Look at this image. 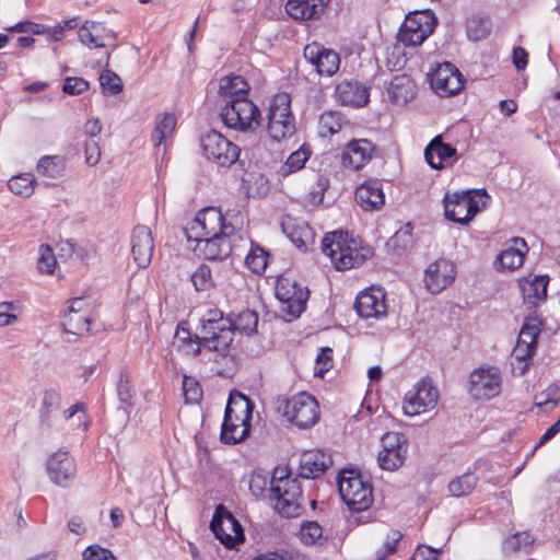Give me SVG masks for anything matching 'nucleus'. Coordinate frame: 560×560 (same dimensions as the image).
<instances>
[{
  "label": "nucleus",
  "instance_id": "e433bc0d",
  "mask_svg": "<svg viewBox=\"0 0 560 560\" xmlns=\"http://www.w3.org/2000/svg\"><path fill=\"white\" fill-rule=\"evenodd\" d=\"M535 537L527 530L517 532L506 537L502 542V552L505 557H512L516 553H530Z\"/></svg>",
  "mask_w": 560,
  "mask_h": 560
},
{
  "label": "nucleus",
  "instance_id": "a878e982",
  "mask_svg": "<svg viewBox=\"0 0 560 560\" xmlns=\"http://www.w3.org/2000/svg\"><path fill=\"white\" fill-rule=\"evenodd\" d=\"M374 149L368 139L351 140L342 152V165L354 171L362 168L372 159Z\"/></svg>",
  "mask_w": 560,
  "mask_h": 560
},
{
  "label": "nucleus",
  "instance_id": "8fccbe9b",
  "mask_svg": "<svg viewBox=\"0 0 560 560\" xmlns=\"http://www.w3.org/2000/svg\"><path fill=\"white\" fill-rule=\"evenodd\" d=\"M311 151L302 145L296 151L292 152L282 165V176H288L291 173L302 170L310 159Z\"/></svg>",
  "mask_w": 560,
  "mask_h": 560
},
{
  "label": "nucleus",
  "instance_id": "473e14b6",
  "mask_svg": "<svg viewBox=\"0 0 560 560\" xmlns=\"http://www.w3.org/2000/svg\"><path fill=\"white\" fill-rule=\"evenodd\" d=\"M548 283L549 277L547 275L535 276L533 279H524L521 284L524 301L534 307L545 301L547 298Z\"/></svg>",
  "mask_w": 560,
  "mask_h": 560
},
{
  "label": "nucleus",
  "instance_id": "3c124183",
  "mask_svg": "<svg viewBox=\"0 0 560 560\" xmlns=\"http://www.w3.org/2000/svg\"><path fill=\"white\" fill-rule=\"evenodd\" d=\"M191 282L197 291H208L215 282L209 265L201 264L191 275Z\"/></svg>",
  "mask_w": 560,
  "mask_h": 560
},
{
  "label": "nucleus",
  "instance_id": "f8f14e48",
  "mask_svg": "<svg viewBox=\"0 0 560 560\" xmlns=\"http://www.w3.org/2000/svg\"><path fill=\"white\" fill-rule=\"evenodd\" d=\"M210 528L215 538L229 549L234 548L238 541L244 540L241 524L223 504H219L215 508Z\"/></svg>",
  "mask_w": 560,
  "mask_h": 560
},
{
  "label": "nucleus",
  "instance_id": "0eeeda50",
  "mask_svg": "<svg viewBox=\"0 0 560 560\" xmlns=\"http://www.w3.org/2000/svg\"><path fill=\"white\" fill-rule=\"evenodd\" d=\"M438 24L432 11H416L409 13L398 32V39L405 46L421 45L434 31Z\"/></svg>",
  "mask_w": 560,
  "mask_h": 560
},
{
  "label": "nucleus",
  "instance_id": "f257e3e1",
  "mask_svg": "<svg viewBox=\"0 0 560 560\" xmlns=\"http://www.w3.org/2000/svg\"><path fill=\"white\" fill-rule=\"evenodd\" d=\"M249 85L241 75L221 78L218 94L224 102L222 122L230 129L250 131L259 124V108L248 98Z\"/></svg>",
  "mask_w": 560,
  "mask_h": 560
},
{
  "label": "nucleus",
  "instance_id": "9d476101",
  "mask_svg": "<svg viewBox=\"0 0 560 560\" xmlns=\"http://www.w3.org/2000/svg\"><path fill=\"white\" fill-rule=\"evenodd\" d=\"M279 466L271 471L257 468L249 479V490L257 499L267 502L275 512L280 514V477H277Z\"/></svg>",
  "mask_w": 560,
  "mask_h": 560
},
{
  "label": "nucleus",
  "instance_id": "7c9ffc66",
  "mask_svg": "<svg viewBox=\"0 0 560 560\" xmlns=\"http://www.w3.org/2000/svg\"><path fill=\"white\" fill-rule=\"evenodd\" d=\"M232 406V421L241 425L250 424L254 404L241 392L234 389L230 393L228 405Z\"/></svg>",
  "mask_w": 560,
  "mask_h": 560
},
{
  "label": "nucleus",
  "instance_id": "680f3d73",
  "mask_svg": "<svg viewBox=\"0 0 560 560\" xmlns=\"http://www.w3.org/2000/svg\"><path fill=\"white\" fill-rule=\"evenodd\" d=\"M278 94L273 96V100L270 104L269 113H268V126H267V132L269 141L272 144H277L280 142V137L278 135L280 120H276V113L278 110V104H277Z\"/></svg>",
  "mask_w": 560,
  "mask_h": 560
},
{
  "label": "nucleus",
  "instance_id": "e2e57ef3",
  "mask_svg": "<svg viewBox=\"0 0 560 560\" xmlns=\"http://www.w3.org/2000/svg\"><path fill=\"white\" fill-rule=\"evenodd\" d=\"M83 560H117L113 552L100 545H91L82 552Z\"/></svg>",
  "mask_w": 560,
  "mask_h": 560
},
{
  "label": "nucleus",
  "instance_id": "c85d7f7f",
  "mask_svg": "<svg viewBox=\"0 0 560 560\" xmlns=\"http://www.w3.org/2000/svg\"><path fill=\"white\" fill-rule=\"evenodd\" d=\"M355 200L365 211L381 209L385 203L382 183L377 179L364 182L355 190Z\"/></svg>",
  "mask_w": 560,
  "mask_h": 560
},
{
  "label": "nucleus",
  "instance_id": "ea45409f",
  "mask_svg": "<svg viewBox=\"0 0 560 560\" xmlns=\"http://www.w3.org/2000/svg\"><path fill=\"white\" fill-rule=\"evenodd\" d=\"M230 315L233 324V335L240 332L245 336H253L257 332L259 323L257 312L245 308L237 314L231 313Z\"/></svg>",
  "mask_w": 560,
  "mask_h": 560
},
{
  "label": "nucleus",
  "instance_id": "c03bdc74",
  "mask_svg": "<svg viewBox=\"0 0 560 560\" xmlns=\"http://www.w3.org/2000/svg\"><path fill=\"white\" fill-rule=\"evenodd\" d=\"M342 115L338 112L328 110L319 116L318 132L322 137H330L342 128Z\"/></svg>",
  "mask_w": 560,
  "mask_h": 560
},
{
  "label": "nucleus",
  "instance_id": "dca6fc26",
  "mask_svg": "<svg viewBox=\"0 0 560 560\" xmlns=\"http://www.w3.org/2000/svg\"><path fill=\"white\" fill-rule=\"evenodd\" d=\"M354 308L358 315L364 319L385 317L387 314L385 290L374 285L363 290L355 299Z\"/></svg>",
  "mask_w": 560,
  "mask_h": 560
},
{
  "label": "nucleus",
  "instance_id": "c9c22d12",
  "mask_svg": "<svg viewBox=\"0 0 560 560\" xmlns=\"http://www.w3.org/2000/svg\"><path fill=\"white\" fill-rule=\"evenodd\" d=\"M78 36L83 45L90 48L105 47L108 37L102 23L86 21L78 31Z\"/></svg>",
  "mask_w": 560,
  "mask_h": 560
},
{
  "label": "nucleus",
  "instance_id": "39448f33",
  "mask_svg": "<svg viewBox=\"0 0 560 560\" xmlns=\"http://www.w3.org/2000/svg\"><path fill=\"white\" fill-rule=\"evenodd\" d=\"M200 145L205 158L221 167H230L236 162L244 166V161L240 159L238 145L215 130L205 133L200 139Z\"/></svg>",
  "mask_w": 560,
  "mask_h": 560
},
{
  "label": "nucleus",
  "instance_id": "20e7f679",
  "mask_svg": "<svg viewBox=\"0 0 560 560\" xmlns=\"http://www.w3.org/2000/svg\"><path fill=\"white\" fill-rule=\"evenodd\" d=\"M337 483L342 501L352 512L365 511L372 504V486L360 472L353 469L342 470L338 475Z\"/></svg>",
  "mask_w": 560,
  "mask_h": 560
},
{
  "label": "nucleus",
  "instance_id": "09e8293b",
  "mask_svg": "<svg viewBox=\"0 0 560 560\" xmlns=\"http://www.w3.org/2000/svg\"><path fill=\"white\" fill-rule=\"evenodd\" d=\"M491 23L488 19L472 16L467 20L466 32L470 40L478 42L490 34Z\"/></svg>",
  "mask_w": 560,
  "mask_h": 560
},
{
  "label": "nucleus",
  "instance_id": "58836bf2",
  "mask_svg": "<svg viewBox=\"0 0 560 560\" xmlns=\"http://www.w3.org/2000/svg\"><path fill=\"white\" fill-rule=\"evenodd\" d=\"M444 215L448 221L467 225L469 222H463L464 217H468L467 208L462 192L446 194L444 197Z\"/></svg>",
  "mask_w": 560,
  "mask_h": 560
},
{
  "label": "nucleus",
  "instance_id": "a19ab883",
  "mask_svg": "<svg viewBox=\"0 0 560 560\" xmlns=\"http://www.w3.org/2000/svg\"><path fill=\"white\" fill-rule=\"evenodd\" d=\"M36 171L40 176L57 179L63 176L66 171V160L61 155L42 156L36 165Z\"/></svg>",
  "mask_w": 560,
  "mask_h": 560
},
{
  "label": "nucleus",
  "instance_id": "37998d69",
  "mask_svg": "<svg viewBox=\"0 0 560 560\" xmlns=\"http://www.w3.org/2000/svg\"><path fill=\"white\" fill-rule=\"evenodd\" d=\"M61 405V394L55 388L45 389L39 409L42 424L50 428V415L58 410Z\"/></svg>",
  "mask_w": 560,
  "mask_h": 560
},
{
  "label": "nucleus",
  "instance_id": "a211bd4d",
  "mask_svg": "<svg viewBox=\"0 0 560 560\" xmlns=\"http://www.w3.org/2000/svg\"><path fill=\"white\" fill-rule=\"evenodd\" d=\"M282 472V517H299L304 512V498L298 477L291 476V469L283 468Z\"/></svg>",
  "mask_w": 560,
  "mask_h": 560
},
{
  "label": "nucleus",
  "instance_id": "aec40b11",
  "mask_svg": "<svg viewBox=\"0 0 560 560\" xmlns=\"http://www.w3.org/2000/svg\"><path fill=\"white\" fill-rule=\"evenodd\" d=\"M335 97L343 106L360 108L370 100V88L358 80L345 79L336 85Z\"/></svg>",
  "mask_w": 560,
  "mask_h": 560
},
{
  "label": "nucleus",
  "instance_id": "f03ea898",
  "mask_svg": "<svg viewBox=\"0 0 560 560\" xmlns=\"http://www.w3.org/2000/svg\"><path fill=\"white\" fill-rule=\"evenodd\" d=\"M322 250L330 257L338 270L360 267L373 256V248L363 246L348 231L327 233L322 240Z\"/></svg>",
  "mask_w": 560,
  "mask_h": 560
},
{
  "label": "nucleus",
  "instance_id": "423d86ee",
  "mask_svg": "<svg viewBox=\"0 0 560 560\" xmlns=\"http://www.w3.org/2000/svg\"><path fill=\"white\" fill-rule=\"evenodd\" d=\"M202 244L199 248L207 260H223L232 254L238 255L241 248L247 247V235L243 230L210 234Z\"/></svg>",
  "mask_w": 560,
  "mask_h": 560
},
{
  "label": "nucleus",
  "instance_id": "7ed1b4c3",
  "mask_svg": "<svg viewBox=\"0 0 560 560\" xmlns=\"http://www.w3.org/2000/svg\"><path fill=\"white\" fill-rule=\"evenodd\" d=\"M197 347L192 348V354L199 355L201 348L210 351H221L229 348L233 341V324L231 315L217 308H209L200 319V335L195 336Z\"/></svg>",
  "mask_w": 560,
  "mask_h": 560
},
{
  "label": "nucleus",
  "instance_id": "49530a36",
  "mask_svg": "<svg viewBox=\"0 0 560 560\" xmlns=\"http://www.w3.org/2000/svg\"><path fill=\"white\" fill-rule=\"evenodd\" d=\"M478 477L474 472H465L448 483V491L459 498L469 494L476 487Z\"/></svg>",
  "mask_w": 560,
  "mask_h": 560
},
{
  "label": "nucleus",
  "instance_id": "79ce46f5",
  "mask_svg": "<svg viewBox=\"0 0 560 560\" xmlns=\"http://www.w3.org/2000/svg\"><path fill=\"white\" fill-rule=\"evenodd\" d=\"M247 245H249V250L244 258L246 267L256 275L264 273L268 264L269 254L260 245L254 243V241L248 236Z\"/></svg>",
  "mask_w": 560,
  "mask_h": 560
},
{
  "label": "nucleus",
  "instance_id": "5fc2aeb1",
  "mask_svg": "<svg viewBox=\"0 0 560 560\" xmlns=\"http://www.w3.org/2000/svg\"><path fill=\"white\" fill-rule=\"evenodd\" d=\"M176 126V117L172 114H165L152 133V141L160 145L167 136H170Z\"/></svg>",
  "mask_w": 560,
  "mask_h": 560
},
{
  "label": "nucleus",
  "instance_id": "338daca9",
  "mask_svg": "<svg viewBox=\"0 0 560 560\" xmlns=\"http://www.w3.org/2000/svg\"><path fill=\"white\" fill-rule=\"evenodd\" d=\"M316 366L315 375L323 377L332 368V349L328 347L320 348V352L316 358Z\"/></svg>",
  "mask_w": 560,
  "mask_h": 560
},
{
  "label": "nucleus",
  "instance_id": "72a5a7b5",
  "mask_svg": "<svg viewBox=\"0 0 560 560\" xmlns=\"http://www.w3.org/2000/svg\"><path fill=\"white\" fill-rule=\"evenodd\" d=\"M512 242L514 245L502 250L498 256L497 261L502 269L515 270L520 268L523 265L525 254L528 250L524 238L514 237Z\"/></svg>",
  "mask_w": 560,
  "mask_h": 560
},
{
  "label": "nucleus",
  "instance_id": "9b49d317",
  "mask_svg": "<svg viewBox=\"0 0 560 560\" xmlns=\"http://www.w3.org/2000/svg\"><path fill=\"white\" fill-rule=\"evenodd\" d=\"M438 400V388L430 377H423L406 394L402 409L407 416H417L435 408Z\"/></svg>",
  "mask_w": 560,
  "mask_h": 560
},
{
  "label": "nucleus",
  "instance_id": "cd10ccee",
  "mask_svg": "<svg viewBox=\"0 0 560 560\" xmlns=\"http://www.w3.org/2000/svg\"><path fill=\"white\" fill-rule=\"evenodd\" d=\"M282 233L301 252H306L314 243V232L304 221H296L290 217L282 220Z\"/></svg>",
  "mask_w": 560,
  "mask_h": 560
},
{
  "label": "nucleus",
  "instance_id": "2f4dec72",
  "mask_svg": "<svg viewBox=\"0 0 560 560\" xmlns=\"http://www.w3.org/2000/svg\"><path fill=\"white\" fill-rule=\"evenodd\" d=\"M232 406L225 407L220 439L224 444H236L245 440L250 432V424L243 425L232 421Z\"/></svg>",
  "mask_w": 560,
  "mask_h": 560
},
{
  "label": "nucleus",
  "instance_id": "f3484780",
  "mask_svg": "<svg viewBox=\"0 0 560 560\" xmlns=\"http://www.w3.org/2000/svg\"><path fill=\"white\" fill-rule=\"evenodd\" d=\"M430 83L440 96H452L464 89L465 80L453 63L444 62L431 74Z\"/></svg>",
  "mask_w": 560,
  "mask_h": 560
},
{
  "label": "nucleus",
  "instance_id": "603ef678",
  "mask_svg": "<svg viewBox=\"0 0 560 560\" xmlns=\"http://www.w3.org/2000/svg\"><path fill=\"white\" fill-rule=\"evenodd\" d=\"M412 230L411 223L405 224L389 238L387 245L396 252L407 250L412 245Z\"/></svg>",
  "mask_w": 560,
  "mask_h": 560
},
{
  "label": "nucleus",
  "instance_id": "6e6d98bb",
  "mask_svg": "<svg viewBox=\"0 0 560 560\" xmlns=\"http://www.w3.org/2000/svg\"><path fill=\"white\" fill-rule=\"evenodd\" d=\"M462 194L464 195V200L468 214V217H464L463 222H470L474 219V217L480 211V209L485 207V202H482L481 206L479 205V201L476 199V196L479 195L481 197H488V195L486 189L462 191Z\"/></svg>",
  "mask_w": 560,
  "mask_h": 560
},
{
  "label": "nucleus",
  "instance_id": "4be33fe9",
  "mask_svg": "<svg viewBox=\"0 0 560 560\" xmlns=\"http://www.w3.org/2000/svg\"><path fill=\"white\" fill-rule=\"evenodd\" d=\"M541 324V320L537 317L528 316L525 318L518 335L517 345L513 351L517 360L525 361L535 353Z\"/></svg>",
  "mask_w": 560,
  "mask_h": 560
},
{
  "label": "nucleus",
  "instance_id": "6e6552de",
  "mask_svg": "<svg viewBox=\"0 0 560 560\" xmlns=\"http://www.w3.org/2000/svg\"><path fill=\"white\" fill-rule=\"evenodd\" d=\"M283 416L300 429L311 428L319 419L318 404L312 395L302 392L285 401Z\"/></svg>",
  "mask_w": 560,
  "mask_h": 560
},
{
  "label": "nucleus",
  "instance_id": "052dcab7",
  "mask_svg": "<svg viewBox=\"0 0 560 560\" xmlns=\"http://www.w3.org/2000/svg\"><path fill=\"white\" fill-rule=\"evenodd\" d=\"M100 83L102 88L112 95H116L122 91L121 79L112 70H105L101 73Z\"/></svg>",
  "mask_w": 560,
  "mask_h": 560
},
{
  "label": "nucleus",
  "instance_id": "393cba45",
  "mask_svg": "<svg viewBox=\"0 0 560 560\" xmlns=\"http://www.w3.org/2000/svg\"><path fill=\"white\" fill-rule=\"evenodd\" d=\"M153 250L154 243L150 229L137 225L131 234V254L138 267L145 268L150 265Z\"/></svg>",
  "mask_w": 560,
  "mask_h": 560
},
{
  "label": "nucleus",
  "instance_id": "f704fd0d",
  "mask_svg": "<svg viewBox=\"0 0 560 560\" xmlns=\"http://www.w3.org/2000/svg\"><path fill=\"white\" fill-rule=\"evenodd\" d=\"M415 84L406 74L395 75L387 88L390 102L404 105L413 97Z\"/></svg>",
  "mask_w": 560,
  "mask_h": 560
},
{
  "label": "nucleus",
  "instance_id": "de8ad7c7",
  "mask_svg": "<svg viewBox=\"0 0 560 560\" xmlns=\"http://www.w3.org/2000/svg\"><path fill=\"white\" fill-rule=\"evenodd\" d=\"M116 392L120 402L128 406L133 405L136 389L132 384L131 375L128 370L124 369L119 373V378L116 384Z\"/></svg>",
  "mask_w": 560,
  "mask_h": 560
},
{
  "label": "nucleus",
  "instance_id": "0e129e2a",
  "mask_svg": "<svg viewBox=\"0 0 560 560\" xmlns=\"http://www.w3.org/2000/svg\"><path fill=\"white\" fill-rule=\"evenodd\" d=\"M89 82L83 78L79 77H68L65 80L62 91L68 95H80L83 92L89 90Z\"/></svg>",
  "mask_w": 560,
  "mask_h": 560
},
{
  "label": "nucleus",
  "instance_id": "6ab92c4d",
  "mask_svg": "<svg viewBox=\"0 0 560 560\" xmlns=\"http://www.w3.org/2000/svg\"><path fill=\"white\" fill-rule=\"evenodd\" d=\"M456 276L455 265L446 258H438L424 270V285L432 294H438L450 287Z\"/></svg>",
  "mask_w": 560,
  "mask_h": 560
},
{
  "label": "nucleus",
  "instance_id": "bb28decb",
  "mask_svg": "<svg viewBox=\"0 0 560 560\" xmlns=\"http://www.w3.org/2000/svg\"><path fill=\"white\" fill-rule=\"evenodd\" d=\"M330 0H288L287 14L295 21L304 22L319 19Z\"/></svg>",
  "mask_w": 560,
  "mask_h": 560
},
{
  "label": "nucleus",
  "instance_id": "774afa93",
  "mask_svg": "<svg viewBox=\"0 0 560 560\" xmlns=\"http://www.w3.org/2000/svg\"><path fill=\"white\" fill-rule=\"evenodd\" d=\"M442 552V548H432L427 545H420L415 550L411 560H436Z\"/></svg>",
  "mask_w": 560,
  "mask_h": 560
},
{
  "label": "nucleus",
  "instance_id": "ddd939ff",
  "mask_svg": "<svg viewBox=\"0 0 560 560\" xmlns=\"http://www.w3.org/2000/svg\"><path fill=\"white\" fill-rule=\"evenodd\" d=\"M382 450L377 455V464L384 470L394 471L401 467L408 452V441L404 433L387 432L382 439Z\"/></svg>",
  "mask_w": 560,
  "mask_h": 560
},
{
  "label": "nucleus",
  "instance_id": "b1692460",
  "mask_svg": "<svg viewBox=\"0 0 560 560\" xmlns=\"http://www.w3.org/2000/svg\"><path fill=\"white\" fill-rule=\"evenodd\" d=\"M332 465L331 455L320 450L304 452L299 462L298 477L304 479H316L324 475Z\"/></svg>",
  "mask_w": 560,
  "mask_h": 560
},
{
  "label": "nucleus",
  "instance_id": "69168bd1",
  "mask_svg": "<svg viewBox=\"0 0 560 560\" xmlns=\"http://www.w3.org/2000/svg\"><path fill=\"white\" fill-rule=\"evenodd\" d=\"M184 233L188 241H194L197 243V246L200 247L203 243V240L208 236L206 235V231L201 229V224L197 217L188 223V225L184 229Z\"/></svg>",
  "mask_w": 560,
  "mask_h": 560
},
{
  "label": "nucleus",
  "instance_id": "2eb2a0df",
  "mask_svg": "<svg viewBox=\"0 0 560 560\" xmlns=\"http://www.w3.org/2000/svg\"><path fill=\"white\" fill-rule=\"evenodd\" d=\"M282 290V320L292 322L305 312L311 291L306 285L283 278Z\"/></svg>",
  "mask_w": 560,
  "mask_h": 560
},
{
  "label": "nucleus",
  "instance_id": "864d4df0",
  "mask_svg": "<svg viewBox=\"0 0 560 560\" xmlns=\"http://www.w3.org/2000/svg\"><path fill=\"white\" fill-rule=\"evenodd\" d=\"M298 536L304 545L311 546L322 539L323 528L317 522L305 521L300 525Z\"/></svg>",
  "mask_w": 560,
  "mask_h": 560
},
{
  "label": "nucleus",
  "instance_id": "5701e85b",
  "mask_svg": "<svg viewBox=\"0 0 560 560\" xmlns=\"http://www.w3.org/2000/svg\"><path fill=\"white\" fill-rule=\"evenodd\" d=\"M304 57L313 66L320 75H332L339 70V55L317 44L306 45L304 48Z\"/></svg>",
  "mask_w": 560,
  "mask_h": 560
},
{
  "label": "nucleus",
  "instance_id": "c756f323",
  "mask_svg": "<svg viewBox=\"0 0 560 560\" xmlns=\"http://www.w3.org/2000/svg\"><path fill=\"white\" fill-rule=\"evenodd\" d=\"M456 148L442 141L441 136L433 138L424 150L427 163L434 170H441L444 162L455 156Z\"/></svg>",
  "mask_w": 560,
  "mask_h": 560
},
{
  "label": "nucleus",
  "instance_id": "a18cd8bd",
  "mask_svg": "<svg viewBox=\"0 0 560 560\" xmlns=\"http://www.w3.org/2000/svg\"><path fill=\"white\" fill-rule=\"evenodd\" d=\"M35 183L33 174L24 173L12 176L8 182V186L14 195L30 197L34 192Z\"/></svg>",
  "mask_w": 560,
  "mask_h": 560
},
{
  "label": "nucleus",
  "instance_id": "4c0bfd02",
  "mask_svg": "<svg viewBox=\"0 0 560 560\" xmlns=\"http://www.w3.org/2000/svg\"><path fill=\"white\" fill-rule=\"evenodd\" d=\"M91 323L92 318L90 312L68 311L63 315L61 325L67 334L83 336L90 332Z\"/></svg>",
  "mask_w": 560,
  "mask_h": 560
},
{
  "label": "nucleus",
  "instance_id": "4d7b16f0",
  "mask_svg": "<svg viewBox=\"0 0 560 560\" xmlns=\"http://www.w3.org/2000/svg\"><path fill=\"white\" fill-rule=\"evenodd\" d=\"M57 265L56 257L52 248L47 244L39 246V258L37 260V268L40 272L51 275Z\"/></svg>",
  "mask_w": 560,
  "mask_h": 560
},
{
  "label": "nucleus",
  "instance_id": "1a4fd4ad",
  "mask_svg": "<svg viewBox=\"0 0 560 560\" xmlns=\"http://www.w3.org/2000/svg\"><path fill=\"white\" fill-rule=\"evenodd\" d=\"M502 390V375L497 366H480L469 375L468 392L476 400H489Z\"/></svg>",
  "mask_w": 560,
  "mask_h": 560
},
{
  "label": "nucleus",
  "instance_id": "bf43d9fd",
  "mask_svg": "<svg viewBox=\"0 0 560 560\" xmlns=\"http://www.w3.org/2000/svg\"><path fill=\"white\" fill-rule=\"evenodd\" d=\"M183 393L186 402H198L202 397V389L197 380L190 376H184Z\"/></svg>",
  "mask_w": 560,
  "mask_h": 560
},
{
  "label": "nucleus",
  "instance_id": "4468645a",
  "mask_svg": "<svg viewBox=\"0 0 560 560\" xmlns=\"http://www.w3.org/2000/svg\"><path fill=\"white\" fill-rule=\"evenodd\" d=\"M196 217L201 229L206 231V235L243 230V215L240 212L233 214L228 212L226 215H223L219 208L208 207L200 210Z\"/></svg>",
  "mask_w": 560,
  "mask_h": 560
},
{
  "label": "nucleus",
  "instance_id": "412c9836",
  "mask_svg": "<svg viewBox=\"0 0 560 560\" xmlns=\"http://www.w3.org/2000/svg\"><path fill=\"white\" fill-rule=\"evenodd\" d=\"M46 469L50 480L60 487H67L77 472L74 459L66 451L52 454L47 460Z\"/></svg>",
  "mask_w": 560,
  "mask_h": 560
},
{
  "label": "nucleus",
  "instance_id": "13d9d810",
  "mask_svg": "<svg viewBox=\"0 0 560 560\" xmlns=\"http://www.w3.org/2000/svg\"><path fill=\"white\" fill-rule=\"evenodd\" d=\"M402 538V534L397 529H392L382 546L381 549L377 550L376 557L377 560H384L389 555H393L397 550V544Z\"/></svg>",
  "mask_w": 560,
  "mask_h": 560
}]
</instances>
